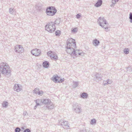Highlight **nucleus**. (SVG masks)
<instances>
[{"mask_svg":"<svg viewBox=\"0 0 132 132\" xmlns=\"http://www.w3.org/2000/svg\"><path fill=\"white\" fill-rule=\"evenodd\" d=\"M100 43V42L97 39H95L93 40V43L94 46H95L98 45Z\"/></svg>","mask_w":132,"mask_h":132,"instance_id":"obj_16","label":"nucleus"},{"mask_svg":"<svg viewBox=\"0 0 132 132\" xmlns=\"http://www.w3.org/2000/svg\"><path fill=\"white\" fill-rule=\"evenodd\" d=\"M48 109H53L54 107V105L51 101L47 104L46 107Z\"/></svg>","mask_w":132,"mask_h":132,"instance_id":"obj_15","label":"nucleus"},{"mask_svg":"<svg viewBox=\"0 0 132 132\" xmlns=\"http://www.w3.org/2000/svg\"><path fill=\"white\" fill-rule=\"evenodd\" d=\"M103 84L104 85H106L107 84L106 81H104L103 82Z\"/></svg>","mask_w":132,"mask_h":132,"instance_id":"obj_45","label":"nucleus"},{"mask_svg":"<svg viewBox=\"0 0 132 132\" xmlns=\"http://www.w3.org/2000/svg\"><path fill=\"white\" fill-rule=\"evenodd\" d=\"M59 123L64 129H67L69 128V124L67 121H64L62 120H61L59 121Z\"/></svg>","mask_w":132,"mask_h":132,"instance_id":"obj_6","label":"nucleus"},{"mask_svg":"<svg viewBox=\"0 0 132 132\" xmlns=\"http://www.w3.org/2000/svg\"><path fill=\"white\" fill-rule=\"evenodd\" d=\"M129 50L128 48H126L123 49V51L124 53L126 54H128Z\"/></svg>","mask_w":132,"mask_h":132,"instance_id":"obj_23","label":"nucleus"},{"mask_svg":"<svg viewBox=\"0 0 132 132\" xmlns=\"http://www.w3.org/2000/svg\"><path fill=\"white\" fill-rule=\"evenodd\" d=\"M8 105V103L6 101H4L2 103V105L3 107H6Z\"/></svg>","mask_w":132,"mask_h":132,"instance_id":"obj_27","label":"nucleus"},{"mask_svg":"<svg viewBox=\"0 0 132 132\" xmlns=\"http://www.w3.org/2000/svg\"><path fill=\"white\" fill-rule=\"evenodd\" d=\"M23 132H31V131L29 129L27 128L23 131Z\"/></svg>","mask_w":132,"mask_h":132,"instance_id":"obj_37","label":"nucleus"},{"mask_svg":"<svg viewBox=\"0 0 132 132\" xmlns=\"http://www.w3.org/2000/svg\"><path fill=\"white\" fill-rule=\"evenodd\" d=\"M55 29V27L53 22L48 23L45 26V30L50 32H53Z\"/></svg>","mask_w":132,"mask_h":132,"instance_id":"obj_3","label":"nucleus"},{"mask_svg":"<svg viewBox=\"0 0 132 132\" xmlns=\"http://www.w3.org/2000/svg\"><path fill=\"white\" fill-rule=\"evenodd\" d=\"M73 87L74 88H75L77 87L79 84V82L78 81H73Z\"/></svg>","mask_w":132,"mask_h":132,"instance_id":"obj_21","label":"nucleus"},{"mask_svg":"<svg viewBox=\"0 0 132 132\" xmlns=\"http://www.w3.org/2000/svg\"><path fill=\"white\" fill-rule=\"evenodd\" d=\"M127 71L128 73L130 72V73H131V72L132 71V69L130 67H128L127 68Z\"/></svg>","mask_w":132,"mask_h":132,"instance_id":"obj_29","label":"nucleus"},{"mask_svg":"<svg viewBox=\"0 0 132 132\" xmlns=\"http://www.w3.org/2000/svg\"><path fill=\"white\" fill-rule=\"evenodd\" d=\"M15 52L17 53H21L23 51V49L22 45H17L15 47Z\"/></svg>","mask_w":132,"mask_h":132,"instance_id":"obj_10","label":"nucleus"},{"mask_svg":"<svg viewBox=\"0 0 132 132\" xmlns=\"http://www.w3.org/2000/svg\"><path fill=\"white\" fill-rule=\"evenodd\" d=\"M56 11L57 10L55 7L50 6L46 9V12L48 15L53 16L55 14Z\"/></svg>","mask_w":132,"mask_h":132,"instance_id":"obj_4","label":"nucleus"},{"mask_svg":"<svg viewBox=\"0 0 132 132\" xmlns=\"http://www.w3.org/2000/svg\"><path fill=\"white\" fill-rule=\"evenodd\" d=\"M52 52L51 51H49L47 53V54L50 57H51L52 55L51 54V53H52Z\"/></svg>","mask_w":132,"mask_h":132,"instance_id":"obj_36","label":"nucleus"},{"mask_svg":"<svg viewBox=\"0 0 132 132\" xmlns=\"http://www.w3.org/2000/svg\"><path fill=\"white\" fill-rule=\"evenodd\" d=\"M108 24L106 25H104V26H103L104 27H102V28L105 29V31L107 32L108 31L110 30V29L108 28Z\"/></svg>","mask_w":132,"mask_h":132,"instance_id":"obj_25","label":"nucleus"},{"mask_svg":"<svg viewBox=\"0 0 132 132\" xmlns=\"http://www.w3.org/2000/svg\"><path fill=\"white\" fill-rule=\"evenodd\" d=\"M96 123V120L95 119L91 120L90 124L92 125H95Z\"/></svg>","mask_w":132,"mask_h":132,"instance_id":"obj_26","label":"nucleus"},{"mask_svg":"<svg viewBox=\"0 0 132 132\" xmlns=\"http://www.w3.org/2000/svg\"><path fill=\"white\" fill-rule=\"evenodd\" d=\"M9 12L10 13L13 14L15 12V10L13 9L10 8L9 9Z\"/></svg>","mask_w":132,"mask_h":132,"instance_id":"obj_22","label":"nucleus"},{"mask_svg":"<svg viewBox=\"0 0 132 132\" xmlns=\"http://www.w3.org/2000/svg\"><path fill=\"white\" fill-rule=\"evenodd\" d=\"M43 65L44 68H47L49 65V62L48 61H45L43 62Z\"/></svg>","mask_w":132,"mask_h":132,"instance_id":"obj_18","label":"nucleus"},{"mask_svg":"<svg viewBox=\"0 0 132 132\" xmlns=\"http://www.w3.org/2000/svg\"><path fill=\"white\" fill-rule=\"evenodd\" d=\"M114 4H113V3H112V4H111L110 5L111 7H113L114 5Z\"/></svg>","mask_w":132,"mask_h":132,"instance_id":"obj_46","label":"nucleus"},{"mask_svg":"<svg viewBox=\"0 0 132 132\" xmlns=\"http://www.w3.org/2000/svg\"><path fill=\"white\" fill-rule=\"evenodd\" d=\"M38 100H35V102L36 103V105L34 106V109H36V108H37V106L38 105H40V103L38 102Z\"/></svg>","mask_w":132,"mask_h":132,"instance_id":"obj_24","label":"nucleus"},{"mask_svg":"<svg viewBox=\"0 0 132 132\" xmlns=\"http://www.w3.org/2000/svg\"><path fill=\"white\" fill-rule=\"evenodd\" d=\"M80 17V15L79 14H78L76 16V18L77 19H79Z\"/></svg>","mask_w":132,"mask_h":132,"instance_id":"obj_40","label":"nucleus"},{"mask_svg":"<svg viewBox=\"0 0 132 132\" xmlns=\"http://www.w3.org/2000/svg\"><path fill=\"white\" fill-rule=\"evenodd\" d=\"M97 22L100 26L102 27H104L103 26L104 25L108 24L107 22V21L103 17H100L97 20Z\"/></svg>","mask_w":132,"mask_h":132,"instance_id":"obj_5","label":"nucleus"},{"mask_svg":"<svg viewBox=\"0 0 132 132\" xmlns=\"http://www.w3.org/2000/svg\"><path fill=\"white\" fill-rule=\"evenodd\" d=\"M88 96V94L86 93H82L80 95L81 97L83 98H87Z\"/></svg>","mask_w":132,"mask_h":132,"instance_id":"obj_20","label":"nucleus"},{"mask_svg":"<svg viewBox=\"0 0 132 132\" xmlns=\"http://www.w3.org/2000/svg\"><path fill=\"white\" fill-rule=\"evenodd\" d=\"M39 90L38 88H36L33 90V93L35 94H37L38 92L39 91Z\"/></svg>","mask_w":132,"mask_h":132,"instance_id":"obj_33","label":"nucleus"},{"mask_svg":"<svg viewBox=\"0 0 132 132\" xmlns=\"http://www.w3.org/2000/svg\"><path fill=\"white\" fill-rule=\"evenodd\" d=\"M22 129H24V128H23V127H22Z\"/></svg>","mask_w":132,"mask_h":132,"instance_id":"obj_49","label":"nucleus"},{"mask_svg":"<svg viewBox=\"0 0 132 132\" xmlns=\"http://www.w3.org/2000/svg\"><path fill=\"white\" fill-rule=\"evenodd\" d=\"M60 19H56L54 22H53L54 25L55 24L58 25L60 23Z\"/></svg>","mask_w":132,"mask_h":132,"instance_id":"obj_28","label":"nucleus"},{"mask_svg":"<svg viewBox=\"0 0 132 132\" xmlns=\"http://www.w3.org/2000/svg\"><path fill=\"white\" fill-rule=\"evenodd\" d=\"M37 101L38 102L40 103V105L44 104L45 105L47 104V105L51 102L50 100L49 99H38V100Z\"/></svg>","mask_w":132,"mask_h":132,"instance_id":"obj_9","label":"nucleus"},{"mask_svg":"<svg viewBox=\"0 0 132 132\" xmlns=\"http://www.w3.org/2000/svg\"><path fill=\"white\" fill-rule=\"evenodd\" d=\"M77 30V28H75L72 30V31H73L74 32H76Z\"/></svg>","mask_w":132,"mask_h":132,"instance_id":"obj_38","label":"nucleus"},{"mask_svg":"<svg viewBox=\"0 0 132 132\" xmlns=\"http://www.w3.org/2000/svg\"><path fill=\"white\" fill-rule=\"evenodd\" d=\"M0 72L4 76L7 75L11 72L10 67L5 63H2L0 64Z\"/></svg>","mask_w":132,"mask_h":132,"instance_id":"obj_2","label":"nucleus"},{"mask_svg":"<svg viewBox=\"0 0 132 132\" xmlns=\"http://www.w3.org/2000/svg\"><path fill=\"white\" fill-rule=\"evenodd\" d=\"M59 77L56 75H54L52 78V80L54 82L56 83H58L59 82Z\"/></svg>","mask_w":132,"mask_h":132,"instance_id":"obj_14","label":"nucleus"},{"mask_svg":"<svg viewBox=\"0 0 132 132\" xmlns=\"http://www.w3.org/2000/svg\"><path fill=\"white\" fill-rule=\"evenodd\" d=\"M55 34L56 36H59L61 34V31L60 30H57L56 31Z\"/></svg>","mask_w":132,"mask_h":132,"instance_id":"obj_30","label":"nucleus"},{"mask_svg":"<svg viewBox=\"0 0 132 132\" xmlns=\"http://www.w3.org/2000/svg\"><path fill=\"white\" fill-rule=\"evenodd\" d=\"M119 0H115V1L117 2Z\"/></svg>","mask_w":132,"mask_h":132,"instance_id":"obj_48","label":"nucleus"},{"mask_svg":"<svg viewBox=\"0 0 132 132\" xmlns=\"http://www.w3.org/2000/svg\"><path fill=\"white\" fill-rule=\"evenodd\" d=\"M51 57L53 58L55 60H56L57 59V55H55V54L52 55L51 56Z\"/></svg>","mask_w":132,"mask_h":132,"instance_id":"obj_32","label":"nucleus"},{"mask_svg":"<svg viewBox=\"0 0 132 132\" xmlns=\"http://www.w3.org/2000/svg\"><path fill=\"white\" fill-rule=\"evenodd\" d=\"M64 81V80L63 79H60V80H59L58 82L60 83L62 82L63 81Z\"/></svg>","mask_w":132,"mask_h":132,"instance_id":"obj_42","label":"nucleus"},{"mask_svg":"<svg viewBox=\"0 0 132 132\" xmlns=\"http://www.w3.org/2000/svg\"><path fill=\"white\" fill-rule=\"evenodd\" d=\"M106 82L107 84H109V83L108 82L107 80H106Z\"/></svg>","mask_w":132,"mask_h":132,"instance_id":"obj_47","label":"nucleus"},{"mask_svg":"<svg viewBox=\"0 0 132 132\" xmlns=\"http://www.w3.org/2000/svg\"><path fill=\"white\" fill-rule=\"evenodd\" d=\"M102 3V0H98L97 3L95 4V6L96 7H98L100 6Z\"/></svg>","mask_w":132,"mask_h":132,"instance_id":"obj_17","label":"nucleus"},{"mask_svg":"<svg viewBox=\"0 0 132 132\" xmlns=\"http://www.w3.org/2000/svg\"><path fill=\"white\" fill-rule=\"evenodd\" d=\"M19 127H17L15 130V132H20L21 131Z\"/></svg>","mask_w":132,"mask_h":132,"instance_id":"obj_35","label":"nucleus"},{"mask_svg":"<svg viewBox=\"0 0 132 132\" xmlns=\"http://www.w3.org/2000/svg\"><path fill=\"white\" fill-rule=\"evenodd\" d=\"M66 47L67 53L70 54L71 56H73L74 51L76 48L75 40L72 38L68 39Z\"/></svg>","mask_w":132,"mask_h":132,"instance_id":"obj_1","label":"nucleus"},{"mask_svg":"<svg viewBox=\"0 0 132 132\" xmlns=\"http://www.w3.org/2000/svg\"><path fill=\"white\" fill-rule=\"evenodd\" d=\"M43 93V92L42 90H41L40 91H38V92L37 93L38 95H39L40 96H42Z\"/></svg>","mask_w":132,"mask_h":132,"instance_id":"obj_34","label":"nucleus"},{"mask_svg":"<svg viewBox=\"0 0 132 132\" xmlns=\"http://www.w3.org/2000/svg\"><path fill=\"white\" fill-rule=\"evenodd\" d=\"M80 132H86V131L85 129L80 130Z\"/></svg>","mask_w":132,"mask_h":132,"instance_id":"obj_44","label":"nucleus"},{"mask_svg":"<svg viewBox=\"0 0 132 132\" xmlns=\"http://www.w3.org/2000/svg\"><path fill=\"white\" fill-rule=\"evenodd\" d=\"M43 5L42 4L38 3L35 6V7L36 9L39 11H41Z\"/></svg>","mask_w":132,"mask_h":132,"instance_id":"obj_13","label":"nucleus"},{"mask_svg":"<svg viewBox=\"0 0 132 132\" xmlns=\"http://www.w3.org/2000/svg\"><path fill=\"white\" fill-rule=\"evenodd\" d=\"M31 53L34 55L36 56H40V55L41 51L39 49L35 48L31 51Z\"/></svg>","mask_w":132,"mask_h":132,"instance_id":"obj_8","label":"nucleus"},{"mask_svg":"<svg viewBox=\"0 0 132 132\" xmlns=\"http://www.w3.org/2000/svg\"><path fill=\"white\" fill-rule=\"evenodd\" d=\"M112 3H113V4H115L117 2L115 0H112Z\"/></svg>","mask_w":132,"mask_h":132,"instance_id":"obj_43","label":"nucleus"},{"mask_svg":"<svg viewBox=\"0 0 132 132\" xmlns=\"http://www.w3.org/2000/svg\"><path fill=\"white\" fill-rule=\"evenodd\" d=\"M73 110L76 113H80L82 111V109L80 106L77 103L74 104L73 105Z\"/></svg>","mask_w":132,"mask_h":132,"instance_id":"obj_7","label":"nucleus"},{"mask_svg":"<svg viewBox=\"0 0 132 132\" xmlns=\"http://www.w3.org/2000/svg\"><path fill=\"white\" fill-rule=\"evenodd\" d=\"M82 54L81 50H75L74 51L73 56H78L79 55L81 56Z\"/></svg>","mask_w":132,"mask_h":132,"instance_id":"obj_12","label":"nucleus"},{"mask_svg":"<svg viewBox=\"0 0 132 132\" xmlns=\"http://www.w3.org/2000/svg\"><path fill=\"white\" fill-rule=\"evenodd\" d=\"M22 86L18 84L14 85L13 88L14 90L17 92H19L22 90Z\"/></svg>","mask_w":132,"mask_h":132,"instance_id":"obj_11","label":"nucleus"},{"mask_svg":"<svg viewBox=\"0 0 132 132\" xmlns=\"http://www.w3.org/2000/svg\"><path fill=\"white\" fill-rule=\"evenodd\" d=\"M129 19H130V22L132 23V12L130 13Z\"/></svg>","mask_w":132,"mask_h":132,"instance_id":"obj_31","label":"nucleus"},{"mask_svg":"<svg viewBox=\"0 0 132 132\" xmlns=\"http://www.w3.org/2000/svg\"><path fill=\"white\" fill-rule=\"evenodd\" d=\"M107 80L108 81V82L109 83V84H110L112 83V81L110 79H108Z\"/></svg>","mask_w":132,"mask_h":132,"instance_id":"obj_41","label":"nucleus"},{"mask_svg":"<svg viewBox=\"0 0 132 132\" xmlns=\"http://www.w3.org/2000/svg\"><path fill=\"white\" fill-rule=\"evenodd\" d=\"M23 116H26L27 115V112L24 111L23 112Z\"/></svg>","mask_w":132,"mask_h":132,"instance_id":"obj_39","label":"nucleus"},{"mask_svg":"<svg viewBox=\"0 0 132 132\" xmlns=\"http://www.w3.org/2000/svg\"><path fill=\"white\" fill-rule=\"evenodd\" d=\"M102 76L101 74L98 73H97L95 75L96 79L98 80H101L102 79Z\"/></svg>","mask_w":132,"mask_h":132,"instance_id":"obj_19","label":"nucleus"}]
</instances>
